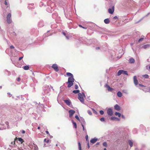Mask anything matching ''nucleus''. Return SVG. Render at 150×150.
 Masks as SVG:
<instances>
[{
    "mask_svg": "<svg viewBox=\"0 0 150 150\" xmlns=\"http://www.w3.org/2000/svg\"><path fill=\"white\" fill-rule=\"evenodd\" d=\"M116 119H117V118L116 117H112L111 118V120H116Z\"/></svg>",
    "mask_w": 150,
    "mask_h": 150,
    "instance_id": "nucleus-30",
    "label": "nucleus"
},
{
    "mask_svg": "<svg viewBox=\"0 0 150 150\" xmlns=\"http://www.w3.org/2000/svg\"><path fill=\"white\" fill-rule=\"evenodd\" d=\"M114 18L115 19H117L118 18L117 16H114Z\"/></svg>",
    "mask_w": 150,
    "mask_h": 150,
    "instance_id": "nucleus-49",
    "label": "nucleus"
},
{
    "mask_svg": "<svg viewBox=\"0 0 150 150\" xmlns=\"http://www.w3.org/2000/svg\"><path fill=\"white\" fill-rule=\"evenodd\" d=\"M75 111L73 110H70L69 111V117H71L73 114L75 113Z\"/></svg>",
    "mask_w": 150,
    "mask_h": 150,
    "instance_id": "nucleus-7",
    "label": "nucleus"
},
{
    "mask_svg": "<svg viewBox=\"0 0 150 150\" xmlns=\"http://www.w3.org/2000/svg\"><path fill=\"white\" fill-rule=\"evenodd\" d=\"M149 92H150V87L149 88Z\"/></svg>",
    "mask_w": 150,
    "mask_h": 150,
    "instance_id": "nucleus-55",
    "label": "nucleus"
},
{
    "mask_svg": "<svg viewBox=\"0 0 150 150\" xmlns=\"http://www.w3.org/2000/svg\"><path fill=\"white\" fill-rule=\"evenodd\" d=\"M115 109L119 111L120 109V107L119 105L117 104H116L115 105L114 107Z\"/></svg>",
    "mask_w": 150,
    "mask_h": 150,
    "instance_id": "nucleus-14",
    "label": "nucleus"
},
{
    "mask_svg": "<svg viewBox=\"0 0 150 150\" xmlns=\"http://www.w3.org/2000/svg\"><path fill=\"white\" fill-rule=\"evenodd\" d=\"M18 141L21 142V143H23V142H24L22 139L21 138H18Z\"/></svg>",
    "mask_w": 150,
    "mask_h": 150,
    "instance_id": "nucleus-22",
    "label": "nucleus"
},
{
    "mask_svg": "<svg viewBox=\"0 0 150 150\" xmlns=\"http://www.w3.org/2000/svg\"><path fill=\"white\" fill-rule=\"evenodd\" d=\"M122 74H125L127 75H128L127 71H124V70H123Z\"/></svg>",
    "mask_w": 150,
    "mask_h": 150,
    "instance_id": "nucleus-26",
    "label": "nucleus"
},
{
    "mask_svg": "<svg viewBox=\"0 0 150 150\" xmlns=\"http://www.w3.org/2000/svg\"><path fill=\"white\" fill-rule=\"evenodd\" d=\"M75 118L76 119L80 121V118H79L78 116L77 115L75 116Z\"/></svg>",
    "mask_w": 150,
    "mask_h": 150,
    "instance_id": "nucleus-34",
    "label": "nucleus"
},
{
    "mask_svg": "<svg viewBox=\"0 0 150 150\" xmlns=\"http://www.w3.org/2000/svg\"><path fill=\"white\" fill-rule=\"evenodd\" d=\"M117 96L119 97H121L122 96V93L120 91H118L117 93Z\"/></svg>",
    "mask_w": 150,
    "mask_h": 150,
    "instance_id": "nucleus-20",
    "label": "nucleus"
},
{
    "mask_svg": "<svg viewBox=\"0 0 150 150\" xmlns=\"http://www.w3.org/2000/svg\"><path fill=\"white\" fill-rule=\"evenodd\" d=\"M88 113L90 115H92V112L90 111H88Z\"/></svg>",
    "mask_w": 150,
    "mask_h": 150,
    "instance_id": "nucleus-44",
    "label": "nucleus"
},
{
    "mask_svg": "<svg viewBox=\"0 0 150 150\" xmlns=\"http://www.w3.org/2000/svg\"><path fill=\"white\" fill-rule=\"evenodd\" d=\"M44 142H45L47 143H48L49 142V139H44Z\"/></svg>",
    "mask_w": 150,
    "mask_h": 150,
    "instance_id": "nucleus-32",
    "label": "nucleus"
},
{
    "mask_svg": "<svg viewBox=\"0 0 150 150\" xmlns=\"http://www.w3.org/2000/svg\"><path fill=\"white\" fill-rule=\"evenodd\" d=\"M63 34H64V35H65V33H63Z\"/></svg>",
    "mask_w": 150,
    "mask_h": 150,
    "instance_id": "nucleus-57",
    "label": "nucleus"
},
{
    "mask_svg": "<svg viewBox=\"0 0 150 150\" xmlns=\"http://www.w3.org/2000/svg\"><path fill=\"white\" fill-rule=\"evenodd\" d=\"M64 101L67 105L69 106L70 105L71 103L69 100H64Z\"/></svg>",
    "mask_w": 150,
    "mask_h": 150,
    "instance_id": "nucleus-9",
    "label": "nucleus"
},
{
    "mask_svg": "<svg viewBox=\"0 0 150 150\" xmlns=\"http://www.w3.org/2000/svg\"><path fill=\"white\" fill-rule=\"evenodd\" d=\"M81 125L82 127H83V131H85H85H86V130L85 129V128H84V127L83 124H82Z\"/></svg>",
    "mask_w": 150,
    "mask_h": 150,
    "instance_id": "nucleus-41",
    "label": "nucleus"
},
{
    "mask_svg": "<svg viewBox=\"0 0 150 150\" xmlns=\"http://www.w3.org/2000/svg\"><path fill=\"white\" fill-rule=\"evenodd\" d=\"M121 117H122V118L125 119V116L124 115H121Z\"/></svg>",
    "mask_w": 150,
    "mask_h": 150,
    "instance_id": "nucleus-48",
    "label": "nucleus"
},
{
    "mask_svg": "<svg viewBox=\"0 0 150 150\" xmlns=\"http://www.w3.org/2000/svg\"><path fill=\"white\" fill-rule=\"evenodd\" d=\"M8 0H6L4 2V4L6 6H7V7H8Z\"/></svg>",
    "mask_w": 150,
    "mask_h": 150,
    "instance_id": "nucleus-27",
    "label": "nucleus"
},
{
    "mask_svg": "<svg viewBox=\"0 0 150 150\" xmlns=\"http://www.w3.org/2000/svg\"><path fill=\"white\" fill-rule=\"evenodd\" d=\"M88 148L89 149L90 147L89 145L88 142Z\"/></svg>",
    "mask_w": 150,
    "mask_h": 150,
    "instance_id": "nucleus-51",
    "label": "nucleus"
},
{
    "mask_svg": "<svg viewBox=\"0 0 150 150\" xmlns=\"http://www.w3.org/2000/svg\"><path fill=\"white\" fill-rule=\"evenodd\" d=\"M104 22L105 23L108 24L109 23L110 21L108 18H107L104 20Z\"/></svg>",
    "mask_w": 150,
    "mask_h": 150,
    "instance_id": "nucleus-16",
    "label": "nucleus"
},
{
    "mask_svg": "<svg viewBox=\"0 0 150 150\" xmlns=\"http://www.w3.org/2000/svg\"><path fill=\"white\" fill-rule=\"evenodd\" d=\"M97 140H98L97 139L94 138L91 140L90 142L92 144H94L96 142Z\"/></svg>",
    "mask_w": 150,
    "mask_h": 150,
    "instance_id": "nucleus-13",
    "label": "nucleus"
},
{
    "mask_svg": "<svg viewBox=\"0 0 150 150\" xmlns=\"http://www.w3.org/2000/svg\"><path fill=\"white\" fill-rule=\"evenodd\" d=\"M56 146H57V144H56Z\"/></svg>",
    "mask_w": 150,
    "mask_h": 150,
    "instance_id": "nucleus-61",
    "label": "nucleus"
},
{
    "mask_svg": "<svg viewBox=\"0 0 150 150\" xmlns=\"http://www.w3.org/2000/svg\"><path fill=\"white\" fill-rule=\"evenodd\" d=\"M67 76H68L70 77L69 78L74 79L73 75L72 74H71V73H68V72L67 73Z\"/></svg>",
    "mask_w": 150,
    "mask_h": 150,
    "instance_id": "nucleus-12",
    "label": "nucleus"
},
{
    "mask_svg": "<svg viewBox=\"0 0 150 150\" xmlns=\"http://www.w3.org/2000/svg\"><path fill=\"white\" fill-rule=\"evenodd\" d=\"M103 145L105 147H107V144L106 142H103Z\"/></svg>",
    "mask_w": 150,
    "mask_h": 150,
    "instance_id": "nucleus-33",
    "label": "nucleus"
},
{
    "mask_svg": "<svg viewBox=\"0 0 150 150\" xmlns=\"http://www.w3.org/2000/svg\"><path fill=\"white\" fill-rule=\"evenodd\" d=\"M115 114L116 116H118V117H120L121 116V113L117 112H116L115 113Z\"/></svg>",
    "mask_w": 150,
    "mask_h": 150,
    "instance_id": "nucleus-21",
    "label": "nucleus"
},
{
    "mask_svg": "<svg viewBox=\"0 0 150 150\" xmlns=\"http://www.w3.org/2000/svg\"><path fill=\"white\" fill-rule=\"evenodd\" d=\"M37 128L38 129H40V127H38Z\"/></svg>",
    "mask_w": 150,
    "mask_h": 150,
    "instance_id": "nucleus-53",
    "label": "nucleus"
},
{
    "mask_svg": "<svg viewBox=\"0 0 150 150\" xmlns=\"http://www.w3.org/2000/svg\"><path fill=\"white\" fill-rule=\"evenodd\" d=\"M139 86H141V87H144V85L141 84H139Z\"/></svg>",
    "mask_w": 150,
    "mask_h": 150,
    "instance_id": "nucleus-46",
    "label": "nucleus"
},
{
    "mask_svg": "<svg viewBox=\"0 0 150 150\" xmlns=\"http://www.w3.org/2000/svg\"><path fill=\"white\" fill-rule=\"evenodd\" d=\"M144 38H141L140 39H139L138 40V42H139L141 41H142L144 39Z\"/></svg>",
    "mask_w": 150,
    "mask_h": 150,
    "instance_id": "nucleus-37",
    "label": "nucleus"
},
{
    "mask_svg": "<svg viewBox=\"0 0 150 150\" xmlns=\"http://www.w3.org/2000/svg\"><path fill=\"white\" fill-rule=\"evenodd\" d=\"M100 120H101V122H103L105 120V119L104 117H102L100 118Z\"/></svg>",
    "mask_w": 150,
    "mask_h": 150,
    "instance_id": "nucleus-35",
    "label": "nucleus"
},
{
    "mask_svg": "<svg viewBox=\"0 0 150 150\" xmlns=\"http://www.w3.org/2000/svg\"><path fill=\"white\" fill-rule=\"evenodd\" d=\"M150 47V45L149 44L145 45L142 46V48L144 49H146L147 48L149 47Z\"/></svg>",
    "mask_w": 150,
    "mask_h": 150,
    "instance_id": "nucleus-17",
    "label": "nucleus"
},
{
    "mask_svg": "<svg viewBox=\"0 0 150 150\" xmlns=\"http://www.w3.org/2000/svg\"><path fill=\"white\" fill-rule=\"evenodd\" d=\"M78 146L79 150H81V145L80 142H78Z\"/></svg>",
    "mask_w": 150,
    "mask_h": 150,
    "instance_id": "nucleus-24",
    "label": "nucleus"
},
{
    "mask_svg": "<svg viewBox=\"0 0 150 150\" xmlns=\"http://www.w3.org/2000/svg\"><path fill=\"white\" fill-rule=\"evenodd\" d=\"M52 67V69H53L54 70H55L56 72H57L59 71V68L57 64H53Z\"/></svg>",
    "mask_w": 150,
    "mask_h": 150,
    "instance_id": "nucleus-5",
    "label": "nucleus"
},
{
    "mask_svg": "<svg viewBox=\"0 0 150 150\" xmlns=\"http://www.w3.org/2000/svg\"><path fill=\"white\" fill-rule=\"evenodd\" d=\"M106 88H107L108 91H111L113 90V88L110 87V86L108 84H106Z\"/></svg>",
    "mask_w": 150,
    "mask_h": 150,
    "instance_id": "nucleus-11",
    "label": "nucleus"
},
{
    "mask_svg": "<svg viewBox=\"0 0 150 150\" xmlns=\"http://www.w3.org/2000/svg\"><path fill=\"white\" fill-rule=\"evenodd\" d=\"M146 79H147L149 78V76L147 74H145L143 76Z\"/></svg>",
    "mask_w": 150,
    "mask_h": 150,
    "instance_id": "nucleus-28",
    "label": "nucleus"
},
{
    "mask_svg": "<svg viewBox=\"0 0 150 150\" xmlns=\"http://www.w3.org/2000/svg\"><path fill=\"white\" fill-rule=\"evenodd\" d=\"M45 132H46V134H49V132H48V131H45Z\"/></svg>",
    "mask_w": 150,
    "mask_h": 150,
    "instance_id": "nucleus-47",
    "label": "nucleus"
},
{
    "mask_svg": "<svg viewBox=\"0 0 150 150\" xmlns=\"http://www.w3.org/2000/svg\"><path fill=\"white\" fill-rule=\"evenodd\" d=\"M149 69L150 70V66H149Z\"/></svg>",
    "mask_w": 150,
    "mask_h": 150,
    "instance_id": "nucleus-60",
    "label": "nucleus"
},
{
    "mask_svg": "<svg viewBox=\"0 0 150 150\" xmlns=\"http://www.w3.org/2000/svg\"><path fill=\"white\" fill-rule=\"evenodd\" d=\"M114 6L113 7L112 9L109 8L108 9V13L110 14H113V13L114 12Z\"/></svg>",
    "mask_w": 150,
    "mask_h": 150,
    "instance_id": "nucleus-10",
    "label": "nucleus"
},
{
    "mask_svg": "<svg viewBox=\"0 0 150 150\" xmlns=\"http://www.w3.org/2000/svg\"><path fill=\"white\" fill-rule=\"evenodd\" d=\"M73 123L74 125V127L75 129L77 128V125L76 124V123L75 122H73Z\"/></svg>",
    "mask_w": 150,
    "mask_h": 150,
    "instance_id": "nucleus-29",
    "label": "nucleus"
},
{
    "mask_svg": "<svg viewBox=\"0 0 150 150\" xmlns=\"http://www.w3.org/2000/svg\"><path fill=\"white\" fill-rule=\"evenodd\" d=\"M99 144V142H98L97 143H96V145H98Z\"/></svg>",
    "mask_w": 150,
    "mask_h": 150,
    "instance_id": "nucleus-52",
    "label": "nucleus"
},
{
    "mask_svg": "<svg viewBox=\"0 0 150 150\" xmlns=\"http://www.w3.org/2000/svg\"><path fill=\"white\" fill-rule=\"evenodd\" d=\"M79 26L80 27H81L82 28H83V29H86V28L84 27H83L82 26V25H79Z\"/></svg>",
    "mask_w": 150,
    "mask_h": 150,
    "instance_id": "nucleus-38",
    "label": "nucleus"
},
{
    "mask_svg": "<svg viewBox=\"0 0 150 150\" xmlns=\"http://www.w3.org/2000/svg\"><path fill=\"white\" fill-rule=\"evenodd\" d=\"M96 49H99V47H97L96 48Z\"/></svg>",
    "mask_w": 150,
    "mask_h": 150,
    "instance_id": "nucleus-56",
    "label": "nucleus"
},
{
    "mask_svg": "<svg viewBox=\"0 0 150 150\" xmlns=\"http://www.w3.org/2000/svg\"><path fill=\"white\" fill-rule=\"evenodd\" d=\"M123 71V70H119V71H118L117 73V76H119L120 75H121V74H122Z\"/></svg>",
    "mask_w": 150,
    "mask_h": 150,
    "instance_id": "nucleus-19",
    "label": "nucleus"
},
{
    "mask_svg": "<svg viewBox=\"0 0 150 150\" xmlns=\"http://www.w3.org/2000/svg\"><path fill=\"white\" fill-rule=\"evenodd\" d=\"M100 113L101 115H103L104 114L103 111V110H100Z\"/></svg>",
    "mask_w": 150,
    "mask_h": 150,
    "instance_id": "nucleus-36",
    "label": "nucleus"
},
{
    "mask_svg": "<svg viewBox=\"0 0 150 150\" xmlns=\"http://www.w3.org/2000/svg\"><path fill=\"white\" fill-rule=\"evenodd\" d=\"M74 81V79L71 78H69L68 81L67 83V87L70 88L73 85V82Z\"/></svg>",
    "mask_w": 150,
    "mask_h": 150,
    "instance_id": "nucleus-1",
    "label": "nucleus"
},
{
    "mask_svg": "<svg viewBox=\"0 0 150 150\" xmlns=\"http://www.w3.org/2000/svg\"><path fill=\"white\" fill-rule=\"evenodd\" d=\"M18 150H20V149H19V148H18Z\"/></svg>",
    "mask_w": 150,
    "mask_h": 150,
    "instance_id": "nucleus-58",
    "label": "nucleus"
},
{
    "mask_svg": "<svg viewBox=\"0 0 150 150\" xmlns=\"http://www.w3.org/2000/svg\"><path fill=\"white\" fill-rule=\"evenodd\" d=\"M30 150H37L38 149L37 146L34 144H29V145Z\"/></svg>",
    "mask_w": 150,
    "mask_h": 150,
    "instance_id": "nucleus-3",
    "label": "nucleus"
},
{
    "mask_svg": "<svg viewBox=\"0 0 150 150\" xmlns=\"http://www.w3.org/2000/svg\"><path fill=\"white\" fill-rule=\"evenodd\" d=\"M79 92H80V91L79 90H74L73 91V93L76 94V93H79Z\"/></svg>",
    "mask_w": 150,
    "mask_h": 150,
    "instance_id": "nucleus-25",
    "label": "nucleus"
},
{
    "mask_svg": "<svg viewBox=\"0 0 150 150\" xmlns=\"http://www.w3.org/2000/svg\"><path fill=\"white\" fill-rule=\"evenodd\" d=\"M22 134H24L25 133V131L24 130H22Z\"/></svg>",
    "mask_w": 150,
    "mask_h": 150,
    "instance_id": "nucleus-50",
    "label": "nucleus"
},
{
    "mask_svg": "<svg viewBox=\"0 0 150 150\" xmlns=\"http://www.w3.org/2000/svg\"><path fill=\"white\" fill-rule=\"evenodd\" d=\"M17 81H20V78L19 77H18L17 78Z\"/></svg>",
    "mask_w": 150,
    "mask_h": 150,
    "instance_id": "nucleus-43",
    "label": "nucleus"
},
{
    "mask_svg": "<svg viewBox=\"0 0 150 150\" xmlns=\"http://www.w3.org/2000/svg\"><path fill=\"white\" fill-rule=\"evenodd\" d=\"M23 57H20L19 58V60H21V59H22L23 58Z\"/></svg>",
    "mask_w": 150,
    "mask_h": 150,
    "instance_id": "nucleus-45",
    "label": "nucleus"
},
{
    "mask_svg": "<svg viewBox=\"0 0 150 150\" xmlns=\"http://www.w3.org/2000/svg\"><path fill=\"white\" fill-rule=\"evenodd\" d=\"M107 113L108 115L110 116H111L113 115L112 110L111 108L108 109L107 110Z\"/></svg>",
    "mask_w": 150,
    "mask_h": 150,
    "instance_id": "nucleus-6",
    "label": "nucleus"
},
{
    "mask_svg": "<svg viewBox=\"0 0 150 150\" xmlns=\"http://www.w3.org/2000/svg\"><path fill=\"white\" fill-rule=\"evenodd\" d=\"M116 120H118V121H120V119L119 118H117V119H116Z\"/></svg>",
    "mask_w": 150,
    "mask_h": 150,
    "instance_id": "nucleus-54",
    "label": "nucleus"
},
{
    "mask_svg": "<svg viewBox=\"0 0 150 150\" xmlns=\"http://www.w3.org/2000/svg\"><path fill=\"white\" fill-rule=\"evenodd\" d=\"M10 48H11V49H13L14 48V47L13 45H11L10 46Z\"/></svg>",
    "mask_w": 150,
    "mask_h": 150,
    "instance_id": "nucleus-42",
    "label": "nucleus"
},
{
    "mask_svg": "<svg viewBox=\"0 0 150 150\" xmlns=\"http://www.w3.org/2000/svg\"><path fill=\"white\" fill-rule=\"evenodd\" d=\"M129 143L131 147L132 146L133 143L132 141L131 140H129Z\"/></svg>",
    "mask_w": 150,
    "mask_h": 150,
    "instance_id": "nucleus-23",
    "label": "nucleus"
},
{
    "mask_svg": "<svg viewBox=\"0 0 150 150\" xmlns=\"http://www.w3.org/2000/svg\"><path fill=\"white\" fill-rule=\"evenodd\" d=\"M23 68L25 70H27L29 69V67L28 66H25L23 67Z\"/></svg>",
    "mask_w": 150,
    "mask_h": 150,
    "instance_id": "nucleus-18",
    "label": "nucleus"
},
{
    "mask_svg": "<svg viewBox=\"0 0 150 150\" xmlns=\"http://www.w3.org/2000/svg\"><path fill=\"white\" fill-rule=\"evenodd\" d=\"M134 84L136 85H137L138 84V81L137 80V77L135 76L134 77Z\"/></svg>",
    "mask_w": 150,
    "mask_h": 150,
    "instance_id": "nucleus-8",
    "label": "nucleus"
},
{
    "mask_svg": "<svg viewBox=\"0 0 150 150\" xmlns=\"http://www.w3.org/2000/svg\"><path fill=\"white\" fill-rule=\"evenodd\" d=\"M83 96H84V97H85V94L84 93H82V94L81 93H79L78 99L82 103H83L84 101Z\"/></svg>",
    "mask_w": 150,
    "mask_h": 150,
    "instance_id": "nucleus-2",
    "label": "nucleus"
},
{
    "mask_svg": "<svg viewBox=\"0 0 150 150\" xmlns=\"http://www.w3.org/2000/svg\"><path fill=\"white\" fill-rule=\"evenodd\" d=\"M85 139H86L87 141L88 139V135H87L86 136H85Z\"/></svg>",
    "mask_w": 150,
    "mask_h": 150,
    "instance_id": "nucleus-40",
    "label": "nucleus"
},
{
    "mask_svg": "<svg viewBox=\"0 0 150 150\" xmlns=\"http://www.w3.org/2000/svg\"><path fill=\"white\" fill-rule=\"evenodd\" d=\"M129 62L130 63H133L134 62V59L133 58H131L129 59Z\"/></svg>",
    "mask_w": 150,
    "mask_h": 150,
    "instance_id": "nucleus-15",
    "label": "nucleus"
},
{
    "mask_svg": "<svg viewBox=\"0 0 150 150\" xmlns=\"http://www.w3.org/2000/svg\"><path fill=\"white\" fill-rule=\"evenodd\" d=\"M17 139H18L16 137V139H15L14 141L13 142H12L11 143V144L14 145L15 144V141H16V140H17Z\"/></svg>",
    "mask_w": 150,
    "mask_h": 150,
    "instance_id": "nucleus-31",
    "label": "nucleus"
},
{
    "mask_svg": "<svg viewBox=\"0 0 150 150\" xmlns=\"http://www.w3.org/2000/svg\"><path fill=\"white\" fill-rule=\"evenodd\" d=\"M11 17V14L9 13L8 14L7 17H6V21L8 23H11V20L10 18Z\"/></svg>",
    "mask_w": 150,
    "mask_h": 150,
    "instance_id": "nucleus-4",
    "label": "nucleus"
},
{
    "mask_svg": "<svg viewBox=\"0 0 150 150\" xmlns=\"http://www.w3.org/2000/svg\"><path fill=\"white\" fill-rule=\"evenodd\" d=\"M104 150H106V148H104Z\"/></svg>",
    "mask_w": 150,
    "mask_h": 150,
    "instance_id": "nucleus-59",
    "label": "nucleus"
},
{
    "mask_svg": "<svg viewBox=\"0 0 150 150\" xmlns=\"http://www.w3.org/2000/svg\"><path fill=\"white\" fill-rule=\"evenodd\" d=\"M75 89H77L78 88V86L77 85H75Z\"/></svg>",
    "mask_w": 150,
    "mask_h": 150,
    "instance_id": "nucleus-39",
    "label": "nucleus"
}]
</instances>
